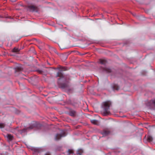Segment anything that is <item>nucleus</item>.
Instances as JSON below:
<instances>
[{"label":"nucleus","instance_id":"f257e3e1","mask_svg":"<svg viewBox=\"0 0 155 155\" xmlns=\"http://www.w3.org/2000/svg\"><path fill=\"white\" fill-rule=\"evenodd\" d=\"M104 109L103 115L106 116L110 113L109 111L110 107L111 105V103L109 101H106L103 103Z\"/></svg>","mask_w":155,"mask_h":155},{"label":"nucleus","instance_id":"f03ea898","mask_svg":"<svg viewBox=\"0 0 155 155\" xmlns=\"http://www.w3.org/2000/svg\"><path fill=\"white\" fill-rule=\"evenodd\" d=\"M147 105L151 109H155V99L152 100L147 102Z\"/></svg>","mask_w":155,"mask_h":155},{"label":"nucleus","instance_id":"7ed1b4c3","mask_svg":"<svg viewBox=\"0 0 155 155\" xmlns=\"http://www.w3.org/2000/svg\"><path fill=\"white\" fill-rule=\"evenodd\" d=\"M28 9L31 12H37L38 8L34 5H30L28 6Z\"/></svg>","mask_w":155,"mask_h":155},{"label":"nucleus","instance_id":"20e7f679","mask_svg":"<svg viewBox=\"0 0 155 155\" xmlns=\"http://www.w3.org/2000/svg\"><path fill=\"white\" fill-rule=\"evenodd\" d=\"M6 137L7 138L8 141H9L12 140L13 138V136L10 134H7Z\"/></svg>","mask_w":155,"mask_h":155},{"label":"nucleus","instance_id":"39448f33","mask_svg":"<svg viewBox=\"0 0 155 155\" xmlns=\"http://www.w3.org/2000/svg\"><path fill=\"white\" fill-rule=\"evenodd\" d=\"M103 70L104 71H105L107 73H109L111 71V70L110 68L107 67H105L103 69Z\"/></svg>","mask_w":155,"mask_h":155},{"label":"nucleus","instance_id":"423d86ee","mask_svg":"<svg viewBox=\"0 0 155 155\" xmlns=\"http://www.w3.org/2000/svg\"><path fill=\"white\" fill-rule=\"evenodd\" d=\"M62 136L60 134H57L55 137V139L56 140H58L60 139Z\"/></svg>","mask_w":155,"mask_h":155},{"label":"nucleus","instance_id":"0eeeda50","mask_svg":"<svg viewBox=\"0 0 155 155\" xmlns=\"http://www.w3.org/2000/svg\"><path fill=\"white\" fill-rule=\"evenodd\" d=\"M91 122L94 124H98V120H91Z\"/></svg>","mask_w":155,"mask_h":155},{"label":"nucleus","instance_id":"6e6552de","mask_svg":"<svg viewBox=\"0 0 155 155\" xmlns=\"http://www.w3.org/2000/svg\"><path fill=\"white\" fill-rule=\"evenodd\" d=\"M109 133V132L108 131H104L102 133L103 136H105L108 134Z\"/></svg>","mask_w":155,"mask_h":155},{"label":"nucleus","instance_id":"1a4fd4ad","mask_svg":"<svg viewBox=\"0 0 155 155\" xmlns=\"http://www.w3.org/2000/svg\"><path fill=\"white\" fill-rule=\"evenodd\" d=\"M100 63L103 64H105L106 62L105 60L100 59L99 61Z\"/></svg>","mask_w":155,"mask_h":155},{"label":"nucleus","instance_id":"9d476101","mask_svg":"<svg viewBox=\"0 0 155 155\" xmlns=\"http://www.w3.org/2000/svg\"><path fill=\"white\" fill-rule=\"evenodd\" d=\"M147 140L148 141L150 142L152 141L153 138L151 136L148 135L147 137Z\"/></svg>","mask_w":155,"mask_h":155},{"label":"nucleus","instance_id":"9b49d317","mask_svg":"<svg viewBox=\"0 0 155 155\" xmlns=\"http://www.w3.org/2000/svg\"><path fill=\"white\" fill-rule=\"evenodd\" d=\"M19 51V50L18 48H14L12 50V51L14 52H18Z\"/></svg>","mask_w":155,"mask_h":155},{"label":"nucleus","instance_id":"f8f14e48","mask_svg":"<svg viewBox=\"0 0 155 155\" xmlns=\"http://www.w3.org/2000/svg\"><path fill=\"white\" fill-rule=\"evenodd\" d=\"M83 150H82L80 149L79 150H78L77 152V153L78 154H79L80 155H81L83 153Z\"/></svg>","mask_w":155,"mask_h":155},{"label":"nucleus","instance_id":"ddd939ff","mask_svg":"<svg viewBox=\"0 0 155 155\" xmlns=\"http://www.w3.org/2000/svg\"><path fill=\"white\" fill-rule=\"evenodd\" d=\"M5 125V124L3 123H0V128H4Z\"/></svg>","mask_w":155,"mask_h":155},{"label":"nucleus","instance_id":"4468645a","mask_svg":"<svg viewBox=\"0 0 155 155\" xmlns=\"http://www.w3.org/2000/svg\"><path fill=\"white\" fill-rule=\"evenodd\" d=\"M68 154H70L73 153V151L72 150H68Z\"/></svg>","mask_w":155,"mask_h":155},{"label":"nucleus","instance_id":"2eb2a0df","mask_svg":"<svg viewBox=\"0 0 155 155\" xmlns=\"http://www.w3.org/2000/svg\"><path fill=\"white\" fill-rule=\"evenodd\" d=\"M33 128V126H31L30 127H28L27 128L26 130H28L29 129H32Z\"/></svg>","mask_w":155,"mask_h":155},{"label":"nucleus","instance_id":"dca6fc26","mask_svg":"<svg viewBox=\"0 0 155 155\" xmlns=\"http://www.w3.org/2000/svg\"><path fill=\"white\" fill-rule=\"evenodd\" d=\"M21 68H17L16 69V70H15V72H17L18 71H21Z\"/></svg>","mask_w":155,"mask_h":155},{"label":"nucleus","instance_id":"f3484780","mask_svg":"<svg viewBox=\"0 0 155 155\" xmlns=\"http://www.w3.org/2000/svg\"><path fill=\"white\" fill-rule=\"evenodd\" d=\"M37 71L40 74H42L43 72V71L41 70H38Z\"/></svg>","mask_w":155,"mask_h":155},{"label":"nucleus","instance_id":"a211bd4d","mask_svg":"<svg viewBox=\"0 0 155 155\" xmlns=\"http://www.w3.org/2000/svg\"><path fill=\"white\" fill-rule=\"evenodd\" d=\"M63 76V75L62 74H61V75H60V73H58V74H57V76L58 77H62Z\"/></svg>","mask_w":155,"mask_h":155},{"label":"nucleus","instance_id":"6ab92c4d","mask_svg":"<svg viewBox=\"0 0 155 155\" xmlns=\"http://www.w3.org/2000/svg\"><path fill=\"white\" fill-rule=\"evenodd\" d=\"M45 155H51V154L49 152H47L45 154Z\"/></svg>","mask_w":155,"mask_h":155},{"label":"nucleus","instance_id":"aec40b11","mask_svg":"<svg viewBox=\"0 0 155 155\" xmlns=\"http://www.w3.org/2000/svg\"><path fill=\"white\" fill-rule=\"evenodd\" d=\"M25 130H26V129H23L22 130V132L25 131Z\"/></svg>","mask_w":155,"mask_h":155},{"label":"nucleus","instance_id":"412c9836","mask_svg":"<svg viewBox=\"0 0 155 155\" xmlns=\"http://www.w3.org/2000/svg\"><path fill=\"white\" fill-rule=\"evenodd\" d=\"M118 88H117L116 89L117 90H118Z\"/></svg>","mask_w":155,"mask_h":155}]
</instances>
